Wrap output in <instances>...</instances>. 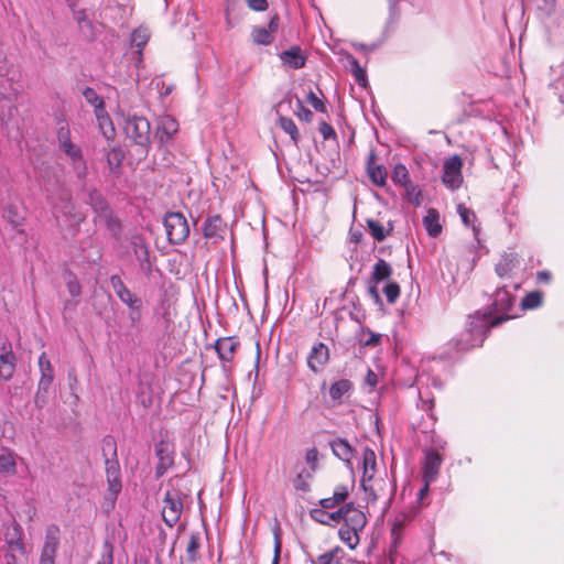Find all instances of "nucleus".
<instances>
[{
	"instance_id": "obj_37",
	"label": "nucleus",
	"mask_w": 564,
	"mask_h": 564,
	"mask_svg": "<svg viewBox=\"0 0 564 564\" xmlns=\"http://www.w3.org/2000/svg\"><path fill=\"white\" fill-rule=\"evenodd\" d=\"M96 117L99 123V128L102 134L108 139H113L115 137V128L112 126L111 119L104 109V112H96Z\"/></svg>"
},
{
	"instance_id": "obj_51",
	"label": "nucleus",
	"mask_w": 564,
	"mask_h": 564,
	"mask_svg": "<svg viewBox=\"0 0 564 564\" xmlns=\"http://www.w3.org/2000/svg\"><path fill=\"white\" fill-rule=\"evenodd\" d=\"M307 101L316 111L326 112V106L324 101L319 97H317V95L313 90H310V93L307 94Z\"/></svg>"
},
{
	"instance_id": "obj_4",
	"label": "nucleus",
	"mask_w": 564,
	"mask_h": 564,
	"mask_svg": "<svg viewBox=\"0 0 564 564\" xmlns=\"http://www.w3.org/2000/svg\"><path fill=\"white\" fill-rule=\"evenodd\" d=\"M39 367L41 378L39 380L37 391L35 394V404H44L47 391L54 380V368L45 351H43L39 357Z\"/></svg>"
},
{
	"instance_id": "obj_1",
	"label": "nucleus",
	"mask_w": 564,
	"mask_h": 564,
	"mask_svg": "<svg viewBox=\"0 0 564 564\" xmlns=\"http://www.w3.org/2000/svg\"><path fill=\"white\" fill-rule=\"evenodd\" d=\"M124 133L129 140L141 149L143 154L148 153L151 143V126L145 117L133 116L126 120Z\"/></svg>"
},
{
	"instance_id": "obj_62",
	"label": "nucleus",
	"mask_w": 564,
	"mask_h": 564,
	"mask_svg": "<svg viewBox=\"0 0 564 564\" xmlns=\"http://www.w3.org/2000/svg\"><path fill=\"white\" fill-rule=\"evenodd\" d=\"M279 22H280V18L276 13L273 17H271L269 24H268V29H267L268 31L271 32V35H273L278 31Z\"/></svg>"
},
{
	"instance_id": "obj_49",
	"label": "nucleus",
	"mask_w": 564,
	"mask_h": 564,
	"mask_svg": "<svg viewBox=\"0 0 564 564\" xmlns=\"http://www.w3.org/2000/svg\"><path fill=\"white\" fill-rule=\"evenodd\" d=\"M457 212L462 218V221L466 225V226H473L474 227V221L476 219V215L475 213L467 208L466 206L464 205H458L457 207Z\"/></svg>"
},
{
	"instance_id": "obj_31",
	"label": "nucleus",
	"mask_w": 564,
	"mask_h": 564,
	"mask_svg": "<svg viewBox=\"0 0 564 564\" xmlns=\"http://www.w3.org/2000/svg\"><path fill=\"white\" fill-rule=\"evenodd\" d=\"M360 532L352 530L346 525H341L338 530V536L350 550H355L360 543Z\"/></svg>"
},
{
	"instance_id": "obj_53",
	"label": "nucleus",
	"mask_w": 564,
	"mask_h": 564,
	"mask_svg": "<svg viewBox=\"0 0 564 564\" xmlns=\"http://www.w3.org/2000/svg\"><path fill=\"white\" fill-rule=\"evenodd\" d=\"M97 564H113V549L111 544H105V551Z\"/></svg>"
},
{
	"instance_id": "obj_7",
	"label": "nucleus",
	"mask_w": 564,
	"mask_h": 564,
	"mask_svg": "<svg viewBox=\"0 0 564 564\" xmlns=\"http://www.w3.org/2000/svg\"><path fill=\"white\" fill-rule=\"evenodd\" d=\"M484 340L482 326L475 325V322L471 319L468 323V328L460 334L459 338L455 339V347L458 350H469L481 346Z\"/></svg>"
},
{
	"instance_id": "obj_64",
	"label": "nucleus",
	"mask_w": 564,
	"mask_h": 564,
	"mask_svg": "<svg viewBox=\"0 0 564 564\" xmlns=\"http://www.w3.org/2000/svg\"><path fill=\"white\" fill-rule=\"evenodd\" d=\"M377 285H378V284H373V283H372V284L369 286L368 292H369L370 296L375 300V302H376V303H379L381 299H380L379 292H378V290H377Z\"/></svg>"
},
{
	"instance_id": "obj_54",
	"label": "nucleus",
	"mask_w": 564,
	"mask_h": 564,
	"mask_svg": "<svg viewBox=\"0 0 564 564\" xmlns=\"http://www.w3.org/2000/svg\"><path fill=\"white\" fill-rule=\"evenodd\" d=\"M318 130H319L321 134L323 135L324 140L336 139V132H335L334 128L330 124H328L326 121H322L319 123Z\"/></svg>"
},
{
	"instance_id": "obj_50",
	"label": "nucleus",
	"mask_w": 564,
	"mask_h": 564,
	"mask_svg": "<svg viewBox=\"0 0 564 564\" xmlns=\"http://www.w3.org/2000/svg\"><path fill=\"white\" fill-rule=\"evenodd\" d=\"M294 113L302 121L311 122L313 120V112L306 108L300 99L296 102V110Z\"/></svg>"
},
{
	"instance_id": "obj_38",
	"label": "nucleus",
	"mask_w": 564,
	"mask_h": 564,
	"mask_svg": "<svg viewBox=\"0 0 564 564\" xmlns=\"http://www.w3.org/2000/svg\"><path fill=\"white\" fill-rule=\"evenodd\" d=\"M543 303V293L541 291H532L525 294L521 301L523 310H534Z\"/></svg>"
},
{
	"instance_id": "obj_11",
	"label": "nucleus",
	"mask_w": 564,
	"mask_h": 564,
	"mask_svg": "<svg viewBox=\"0 0 564 564\" xmlns=\"http://www.w3.org/2000/svg\"><path fill=\"white\" fill-rule=\"evenodd\" d=\"M59 149L69 158L78 178H84L87 174V165L83 158L80 148L73 142H68L61 145Z\"/></svg>"
},
{
	"instance_id": "obj_16",
	"label": "nucleus",
	"mask_w": 564,
	"mask_h": 564,
	"mask_svg": "<svg viewBox=\"0 0 564 564\" xmlns=\"http://www.w3.org/2000/svg\"><path fill=\"white\" fill-rule=\"evenodd\" d=\"M345 518H344V525L351 528L352 530L362 533L364 529L367 525L368 519L366 514L354 507L352 503H346L345 505Z\"/></svg>"
},
{
	"instance_id": "obj_34",
	"label": "nucleus",
	"mask_w": 564,
	"mask_h": 564,
	"mask_svg": "<svg viewBox=\"0 0 564 564\" xmlns=\"http://www.w3.org/2000/svg\"><path fill=\"white\" fill-rule=\"evenodd\" d=\"M123 159L124 152L122 151V149L118 147L111 148L107 153V163L109 170L112 173H118L121 167Z\"/></svg>"
},
{
	"instance_id": "obj_14",
	"label": "nucleus",
	"mask_w": 564,
	"mask_h": 564,
	"mask_svg": "<svg viewBox=\"0 0 564 564\" xmlns=\"http://www.w3.org/2000/svg\"><path fill=\"white\" fill-rule=\"evenodd\" d=\"M354 389V383L348 379H339L333 382L328 389L330 406H339L344 403V398L349 395Z\"/></svg>"
},
{
	"instance_id": "obj_15",
	"label": "nucleus",
	"mask_w": 564,
	"mask_h": 564,
	"mask_svg": "<svg viewBox=\"0 0 564 564\" xmlns=\"http://www.w3.org/2000/svg\"><path fill=\"white\" fill-rule=\"evenodd\" d=\"M329 360V349L324 343H317L312 347L307 358L308 368L317 373Z\"/></svg>"
},
{
	"instance_id": "obj_48",
	"label": "nucleus",
	"mask_w": 564,
	"mask_h": 564,
	"mask_svg": "<svg viewBox=\"0 0 564 564\" xmlns=\"http://www.w3.org/2000/svg\"><path fill=\"white\" fill-rule=\"evenodd\" d=\"M273 538H274V555H273L272 564H280L282 540H281V529L279 527L274 528Z\"/></svg>"
},
{
	"instance_id": "obj_39",
	"label": "nucleus",
	"mask_w": 564,
	"mask_h": 564,
	"mask_svg": "<svg viewBox=\"0 0 564 564\" xmlns=\"http://www.w3.org/2000/svg\"><path fill=\"white\" fill-rule=\"evenodd\" d=\"M348 62L350 64L351 73L359 86L366 87L367 85V75L366 70L360 66L359 62L351 55L348 56Z\"/></svg>"
},
{
	"instance_id": "obj_27",
	"label": "nucleus",
	"mask_w": 564,
	"mask_h": 564,
	"mask_svg": "<svg viewBox=\"0 0 564 564\" xmlns=\"http://www.w3.org/2000/svg\"><path fill=\"white\" fill-rule=\"evenodd\" d=\"M409 520L410 518L406 514H399L395 517L391 529V539L394 549L401 544L403 539V531L405 525L409 523Z\"/></svg>"
},
{
	"instance_id": "obj_41",
	"label": "nucleus",
	"mask_w": 564,
	"mask_h": 564,
	"mask_svg": "<svg viewBox=\"0 0 564 564\" xmlns=\"http://www.w3.org/2000/svg\"><path fill=\"white\" fill-rule=\"evenodd\" d=\"M367 228L375 240L383 241L387 238V231L380 221L367 219Z\"/></svg>"
},
{
	"instance_id": "obj_45",
	"label": "nucleus",
	"mask_w": 564,
	"mask_h": 564,
	"mask_svg": "<svg viewBox=\"0 0 564 564\" xmlns=\"http://www.w3.org/2000/svg\"><path fill=\"white\" fill-rule=\"evenodd\" d=\"M403 187L405 188L408 199L415 206L421 205L422 195H421V191L419 189V187L416 185L412 184V182L408 183Z\"/></svg>"
},
{
	"instance_id": "obj_33",
	"label": "nucleus",
	"mask_w": 564,
	"mask_h": 564,
	"mask_svg": "<svg viewBox=\"0 0 564 564\" xmlns=\"http://www.w3.org/2000/svg\"><path fill=\"white\" fill-rule=\"evenodd\" d=\"M278 124L279 127L290 135L291 140L297 144L300 139H301V134H300V131L295 124V122L289 118V117H284V116H280L278 118Z\"/></svg>"
},
{
	"instance_id": "obj_21",
	"label": "nucleus",
	"mask_w": 564,
	"mask_h": 564,
	"mask_svg": "<svg viewBox=\"0 0 564 564\" xmlns=\"http://www.w3.org/2000/svg\"><path fill=\"white\" fill-rule=\"evenodd\" d=\"M330 447L334 455L343 462L350 463L354 457V449L345 438L333 440Z\"/></svg>"
},
{
	"instance_id": "obj_26",
	"label": "nucleus",
	"mask_w": 564,
	"mask_h": 564,
	"mask_svg": "<svg viewBox=\"0 0 564 564\" xmlns=\"http://www.w3.org/2000/svg\"><path fill=\"white\" fill-rule=\"evenodd\" d=\"M15 454L7 448L0 451V474L12 476L17 473Z\"/></svg>"
},
{
	"instance_id": "obj_40",
	"label": "nucleus",
	"mask_w": 564,
	"mask_h": 564,
	"mask_svg": "<svg viewBox=\"0 0 564 564\" xmlns=\"http://www.w3.org/2000/svg\"><path fill=\"white\" fill-rule=\"evenodd\" d=\"M83 95L88 104L94 106L95 112H104L105 102L104 99L95 91V89L87 87Z\"/></svg>"
},
{
	"instance_id": "obj_56",
	"label": "nucleus",
	"mask_w": 564,
	"mask_h": 564,
	"mask_svg": "<svg viewBox=\"0 0 564 564\" xmlns=\"http://www.w3.org/2000/svg\"><path fill=\"white\" fill-rule=\"evenodd\" d=\"M110 284L117 296L128 289L119 275H111Z\"/></svg>"
},
{
	"instance_id": "obj_61",
	"label": "nucleus",
	"mask_w": 564,
	"mask_h": 564,
	"mask_svg": "<svg viewBox=\"0 0 564 564\" xmlns=\"http://www.w3.org/2000/svg\"><path fill=\"white\" fill-rule=\"evenodd\" d=\"M552 280V273L547 270H542L536 273V281L539 283L547 284Z\"/></svg>"
},
{
	"instance_id": "obj_9",
	"label": "nucleus",
	"mask_w": 564,
	"mask_h": 564,
	"mask_svg": "<svg viewBox=\"0 0 564 564\" xmlns=\"http://www.w3.org/2000/svg\"><path fill=\"white\" fill-rule=\"evenodd\" d=\"M226 229L227 224L219 215L207 217L202 227L204 238L213 245L224 240Z\"/></svg>"
},
{
	"instance_id": "obj_46",
	"label": "nucleus",
	"mask_w": 564,
	"mask_h": 564,
	"mask_svg": "<svg viewBox=\"0 0 564 564\" xmlns=\"http://www.w3.org/2000/svg\"><path fill=\"white\" fill-rule=\"evenodd\" d=\"M383 293L387 297L388 303L393 304L400 296V285L397 282H390L384 286Z\"/></svg>"
},
{
	"instance_id": "obj_24",
	"label": "nucleus",
	"mask_w": 564,
	"mask_h": 564,
	"mask_svg": "<svg viewBox=\"0 0 564 564\" xmlns=\"http://www.w3.org/2000/svg\"><path fill=\"white\" fill-rule=\"evenodd\" d=\"M518 264H519V260L516 256L505 254L497 262V264L495 267V271L500 278H507V276L511 275V273L518 267Z\"/></svg>"
},
{
	"instance_id": "obj_23",
	"label": "nucleus",
	"mask_w": 564,
	"mask_h": 564,
	"mask_svg": "<svg viewBox=\"0 0 564 564\" xmlns=\"http://www.w3.org/2000/svg\"><path fill=\"white\" fill-rule=\"evenodd\" d=\"M423 225L431 237H437L443 229L440 223V213L435 208L427 209L423 218Z\"/></svg>"
},
{
	"instance_id": "obj_58",
	"label": "nucleus",
	"mask_w": 564,
	"mask_h": 564,
	"mask_svg": "<svg viewBox=\"0 0 564 564\" xmlns=\"http://www.w3.org/2000/svg\"><path fill=\"white\" fill-rule=\"evenodd\" d=\"M248 7L258 12L265 11L269 7L267 0H246Z\"/></svg>"
},
{
	"instance_id": "obj_32",
	"label": "nucleus",
	"mask_w": 564,
	"mask_h": 564,
	"mask_svg": "<svg viewBox=\"0 0 564 564\" xmlns=\"http://www.w3.org/2000/svg\"><path fill=\"white\" fill-rule=\"evenodd\" d=\"M150 39V32L147 28L140 26L131 34V44L138 48L139 58L142 57V50Z\"/></svg>"
},
{
	"instance_id": "obj_60",
	"label": "nucleus",
	"mask_w": 564,
	"mask_h": 564,
	"mask_svg": "<svg viewBox=\"0 0 564 564\" xmlns=\"http://www.w3.org/2000/svg\"><path fill=\"white\" fill-rule=\"evenodd\" d=\"M365 382H366L369 387H371V388H375V387L377 386V383H378V376H377V373H376L372 369H370V368H368V371H367V375H366V378H365Z\"/></svg>"
},
{
	"instance_id": "obj_30",
	"label": "nucleus",
	"mask_w": 564,
	"mask_h": 564,
	"mask_svg": "<svg viewBox=\"0 0 564 564\" xmlns=\"http://www.w3.org/2000/svg\"><path fill=\"white\" fill-rule=\"evenodd\" d=\"M131 243L133 247V252L140 263L143 264L145 262L150 264L149 248L145 239L140 235H135L132 237Z\"/></svg>"
},
{
	"instance_id": "obj_13",
	"label": "nucleus",
	"mask_w": 564,
	"mask_h": 564,
	"mask_svg": "<svg viewBox=\"0 0 564 564\" xmlns=\"http://www.w3.org/2000/svg\"><path fill=\"white\" fill-rule=\"evenodd\" d=\"M239 346V339L232 336L220 337L215 343L218 357L225 362H231L234 360Z\"/></svg>"
},
{
	"instance_id": "obj_25",
	"label": "nucleus",
	"mask_w": 564,
	"mask_h": 564,
	"mask_svg": "<svg viewBox=\"0 0 564 564\" xmlns=\"http://www.w3.org/2000/svg\"><path fill=\"white\" fill-rule=\"evenodd\" d=\"M392 273L393 269L391 264L383 259H379L373 265L370 282L379 284L383 280H388Z\"/></svg>"
},
{
	"instance_id": "obj_63",
	"label": "nucleus",
	"mask_w": 564,
	"mask_h": 564,
	"mask_svg": "<svg viewBox=\"0 0 564 564\" xmlns=\"http://www.w3.org/2000/svg\"><path fill=\"white\" fill-rule=\"evenodd\" d=\"M344 512H345V505H344L341 508H339L337 511L332 512V513L329 514V518H330L333 521L337 522V523H338V522H340V521H343V522H344V518H345Z\"/></svg>"
},
{
	"instance_id": "obj_2",
	"label": "nucleus",
	"mask_w": 564,
	"mask_h": 564,
	"mask_svg": "<svg viewBox=\"0 0 564 564\" xmlns=\"http://www.w3.org/2000/svg\"><path fill=\"white\" fill-rule=\"evenodd\" d=\"M164 228L167 241L172 245H182L188 238L189 225L186 217L180 212H171L165 215Z\"/></svg>"
},
{
	"instance_id": "obj_36",
	"label": "nucleus",
	"mask_w": 564,
	"mask_h": 564,
	"mask_svg": "<svg viewBox=\"0 0 564 564\" xmlns=\"http://www.w3.org/2000/svg\"><path fill=\"white\" fill-rule=\"evenodd\" d=\"M344 550L340 546H335L330 551L321 554L317 557L316 564H335L343 562Z\"/></svg>"
},
{
	"instance_id": "obj_3",
	"label": "nucleus",
	"mask_w": 564,
	"mask_h": 564,
	"mask_svg": "<svg viewBox=\"0 0 564 564\" xmlns=\"http://www.w3.org/2000/svg\"><path fill=\"white\" fill-rule=\"evenodd\" d=\"M183 512L182 495L177 490H166L163 498L162 519L164 523L174 527Z\"/></svg>"
},
{
	"instance_id": "obj_17",
	"label": "nucleus",
	"mask_w": 564,
	"mask_h": 564,
	"mask_svg": "<svg viewBox=\"0 0 564 564\" xmlns=\"http://www.w3.org/2000/svg\"><path fill=\"white\" fill-rule=\"evenodd\" d=\"M107 482L110 492L116 497L121 490L120 467L117 459L106 458Z\"/></svg>"
},
{
	"instance_id": "obj_12",
	"label": "nucleus",
	"mask_w": 564,
	"mask_h": 564,
	"mask_svg": "<svg viewBox=\"0 0 564 564\" xmlns=\"http://www.w3.org/2000/svg\"><path fill=\"white\" fill-rule=\"evenodd\" d=\"M58 540V529L56 527L50 528L46 531L40 564H55Z\"/></svg>"
},
{
	"instance_id": "obj_43",
	"label": "nucleus",
	"mask_w": 564,
	"mask_h": 564,
	"mask_svg": "<svg viewBox=\"0 0 564 564\" xmlns=\"http://www.w3.org/2000/svg\"><path fill=\"white\" fill-rule=\"evenodd\" d=\"M118 297L131 310L139 311L142 306L141 299L132 293L129 289L124 290L121 294L118 295Z\"/></svg>"
},
{
	"instance_id": "obj_6",
	"label": "nucleus",
	"mask_w": 564,
	"mask_h": 564,
	"mask_svg": "<svg viewBox=\"0 0 564 564\" xmlns=\"http://www.w3.org/2000/svg\"><path fill=\"white\" fill-rule=\"evenodd\" d=\"M362 477H361V487L362 489L368 494L369 499L372 501L377 500L378 495L370 485L371 480L373 479L375 471H376V454L372 449L367 448L364 452L362 457Z\"/></svg>"
},
{
	"instance_id": "obj_29",
	"label": "nucleus",
	"mask_w": 564,
	"mask_h": 564,
	"mask_svg": "<svg viewBox=\"0 0 564 564\" xmlns=\"http://www.w3.org/2000/svg\"><path fill=\"white\" fill-rule=\"evenodd\" d=\"M177 131L178 123L174 118L171 116H164L161 118L160 124L158 127V133L160 134L161 141H164L163 135H165V140H169Z\"/></svg>"
},
{
	"instance_id": "obj_5",
	"label": "nucleus",
	"mask_w": 564,
	"mask_h": 564,
	"mask_svg": "<svg viewBox=\"0 0 564 564\" xmlns=\"http://www.w3.org/2000/svg\"><path fill=\"white\" fill-rule=\"evenodd\" d=\"M463 160L459 155L455 154L445 160L443 165L442 181L445 186L451 189H457L463 183Z\"/></svg>"
},
{
	"instance_id": "obj_20",
	"label": "nucleus",
	"mask_w": 564,
	"mask_h": 564,
	"mask_svg": "<svg viewBox=\"0 0 564 564\" xmlns=\"http://www.w3.org/2000/svg\"><path fill=\"white\" fill-rule=\"evenodd\" d=\"M280 58L285 65L294 69L304 67L306 63V57L299 46L282 52Z\"/></svg>"
},
{
	"instance_id": "obj_44",
	"label": "nucleus",
	"mask_w": 564,
	"mask_h": 564,
	"mask_svg": "<svg viewBox=\"0 0 564 564\" xmlns=\"http://www.w3.org/2000/svg\"><path fill=\"white\" fill-rule=\"evenodd\" d=\"M156 455L160 458V464L156 466V475L161 476L166 470V468L172 465L173 460L169 452L164 448H159L156 451Z\"/></svg>"
},
{
	"instance_id": "obj_22",
	"label": "nucleus",
	"mask_w": 564,
	"mask_h": 564,
	"mask_svg": "<svg viewBox=\"0 0 564 564\" xmlns=\"http://www.w3.org/2000/svg\"><path fill=\"white\" fill-rule=\"evenodd\" d=\"M348 488L345 485H338L335 488L333 496L321 499L319 505L324 509H333L345 502V500L348 498Z\"/></svg>"
},
{
	"instance_id": "obj_52",
	"label": "nucleus",
	"mask_w": 564,
	"mask_h": 564,
	"mask_svg": "<svg viewBox=\"0 0 564 564\" xmlns=\"http://www.w3.org/2000/svg\"><path fill=\"white\" fill-rule=\"evenodd\" d=\"M57 140H58V145H63V144H66L68 142H72V139H70V130H69V127L67 123L65 124H62L58 130H57Z\"/></svg>"
},
{
	"instance_id": "obj_10",
	"label": "nucleus",
	"mask_w": 564,
	"mask_h": 564,
	"mask_svg": "<svg viewBox=\"0 0 564 564\" xmlns=\"http://www.w3.org/2000/svg\"><path fill=\"white\" fill-rule=\"evenodd\" d=\"M442 462L443 458L436 449H429L425 452L423 464V479L425 482V489H427L430 484L437 478Z\"/></svg>"
},
{
	"instance_id": "obj_19",
	"label": "nucleus",
	"mask_w": 564,
	"mask_h": 564,
	"mask_svg": "<svg viewBox=\"0 0 564 564\" xmlns=\"http://www.w3.org/2000/svg\"><path fill=\"white\" fill-rule=\"evenodd\" d=\"M368 176L377 186H383L387 182V171L384 166L376 164V154L370 152L367 163Z\"/></svg>"
},
{
	"instance_id": "obj_28",
	"label": "nucleus",
	"mask_w": 564,
	"mask_h": 564,
	"mask_svg": "<svg viewBox=\"0 0 564 564\" xmlns=\"http://www.w3.org/2000/svg\"><path fill=\"white\" fill-rule=\"evenodd\" d=\"M200 532L192 531L186 545V561L195 563L199 558Z\"/></svg>"
},
{
	"instance_id": "obj_47",
	"label": "nucleus",
	"mask_w": 564,
	"mask_h": 564,
	"mask_svg": "<svg viewBox=\"0 0 564 564\" xmlns=\"http://www.w3.org/2000/svg\"><path fill=\"white\" fill-rule=\"evenodd\" d=\"M90 204L93 206V208L99 213V214H104L108 210V204L107 202L101 197V195L97 192H93L90 193Z\"/></svg>"
},
{
	"instance_id": "obj_18",
	"label": "nucleus",
	"mask_w": 564,
	"mask_h": 564,
	"mask_svg": "<svg viewBox=\"0 0 564 564\" xmlns=\"http://www.w3.org/2000/svg\"><path fill=\"white\" fill-rule=\"evenodd\" d=\"M516 297L503 286L498 288L494 295L492 306L498 313L509 312L514 304Z\"/></svg>"
},
{
	"instance_id": "obj_57",
	"label": "nucleus",
	"mask_w": 564,
	"mask_h": 564,
	"mask_svg": "<svg viewBox=\"0 0 564 564\" xmlns=\"http://www.w3.org/2000/svg\"><path fill=\"white\" fill-rule=\"evenodd\" d=\"M67 290L73 297H78L82 293V286L76 278H72L67 282Z\"/></svg>"
},
{
	"instance_id": "obj_35",
	"label": "nucleus",
	"mask_w": 564,
	"mask_h": 564,
	"mask_svg": "<svg viewBox=\"0 0 564 564\" xmlns=\"http://www.w3.org/2000/svg\"><path fill=\"white\" fill-rule=\"evenodd\" d=\"M251 39L257 45H270L274 40L271 32L263 26H253L251 30Z\"/></svg>"
},
{
	"instance_id": "obj_59",
	"label": "nucleus",
	"mask_w": 564,
	"mask_h": 564,
	"mask_svg": "<svg viewBox=\"0 0 564 564\" xmlns=\"http://www.w3.org/2000/svg\"><path fill=\"white\" fill-rule=\"evenodd\" d=\"M366 333L369 335V337L366 340H364V343H362L364 346L376 347L380 344L381 336L379 334H376L369 329Z\"/></svg>"
},
{
	"instance_id": "obj_42",
	"label": "nucleus",
	"mask_w": 564,
	"mask_h": 564,
	"mask_svg": "<svg viewBox=\"0 0 564 564\" xmlns=\"http://www.w3.org/2000/svg\"><path fill=\"white\" fill-rule=\"evenodd\" d=\"M391 180L394 184L404 186L408 183H410L409 172L405 165L403 164H397L393 167Z\"/></svg>"
},
{
	"instance_id": "obj_55",
	"label": "nucleus",
	"mask_w": 564,
	"mask_h": 564,
	"mask_svg": "<svg viewBox=\"0 0 564 564\" xmlns=\"http://www.w3.org/2000/svg\"><path fill=\"white\" fill-rule=\"evenodd\" d=\"M305 460L313 470L316 468L318 462V452L316 447H312L306 451Z\"/></svg>"
},
{
	"instance_id": "obj_8",
	"label": "nucleus",
	"mask_w": 564,
	"mask_h": 564,
	"mask_svg": "<svg viewBox=\"0 0 564 564\" xmlns=\"http://www.w3.org/2000/svg\"><path fill=\"white\" fill-rule=\"evenodd\" d=\"M17 366V358L12 349V345L7 339H0V378L10 380Z\"/></svg>"
}]
</instances>
